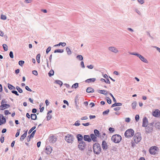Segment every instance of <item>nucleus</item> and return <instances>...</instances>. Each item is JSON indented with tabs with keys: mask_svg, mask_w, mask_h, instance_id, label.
I'll list each match as a JSON object with an SVG mask.
<instances>
[{
	"mask_svg": "<svg viewBox=\"0 0 160 160\" xmlns=\"http://www.w3.org/2000/svg\"><path fill=\"white\" fill-rule=\"evenodd\" d=\"M93 149L94 152L96 154H99L101 152V146L98 143H95L93 145Z\"/></svg>",
	"mask_w": 160,
	"mask_h": 160,
	"instance_id": "f257e3e1",
	"label": "nucleus"
},
{
	"mask_svg": "<svg viewBox=\"0 0 160 160\" xmlns=\"http://www.w3.org/2000/svg\"><path fill=\"white\" fill-rule=\"evenodd\" d=\"M111 140L115 143H118L121 140L122 137L119 134H115L112 136Z\"/></svg>",
	"mask_w": 160,
	"mask_h": 160,
	"instance_id": "f03ea898",
	"label": "nucleus"
},
{
	"mask_svg": "<svg viewBox=\"0 0 160 160\" xmlns=\"http://www.w3.org/2000/svg\"><path fill=\"white\" fill-rule=\"evenodd\" d=\"M65 140L68 143H72L74 140L73 136L70 134H67L65 137Z\"/></svg>",
	"mask_w": 160,
	"mask_h": 160,
	"instance_id": "7ed1b4c3",
	"label": "nucleus"
},
{
	"mask_svg": "<svg viewBox=\"0 0 160 160\" xmlns=\"http://www.w3.org/2000/svg\"><path fill=\"white\" fill-rule=\"evenodd\" d=\"M134 132V131L132 129H129L126 131L124 135L126 138H129L133 136Z\"/></svg>",
	"mask_w": 160,
	"mask_h": 160,
	"instance_id": "20e7f679",
	"label": "nucleus"
},
{
	"mask_svg": "<svg viewBox=\"0 0 160 160\" xmlns=\"http://www.w3.org/2000/svg\"><path fill=\"white\" fill-rule=\"evenodd\" d=\"M141 139V134L139 132L136 133L133 138V140L136 143L140 142Z\"/></svg>",
	"mask_w": 160,
	"mask_h": 160,
	"instance_id": "39448f33",
	"label": "nucleus"
},
{
	"mask_svg": "<svg viewBox=\"0 0 160 160\" xmlns=\"http://www.w3.org/2000/svg\"><path fill=\"white\" fill-rule=\"evenodd\" d=\"M129 53L131 55H134L137 56L138 57L142 62L146 63H148V61L147 59L138 53H135L134 52H129Z\"/></svg>",
	"mask_w": 160,
	"mask_h": 160,
	"instance_id": "423d86ee",
	"label": "nucleus"
},
{
	"mask_svg": "<svg viewBox=\"0 0 160 160\" xmlns=\"http://www.w3.org/2000/svg\"><path fill=\"white\" fill-rule=\"evenodd\" d=\"M158 150V148L155 146L151 147L149 149L150 153L152 155H155Z\"/></svg>",
	"mask_w": 160,
	"mask_h": 160,
	"instance_id": "0eeeda50",
	"label": "nucleus"
},
{
	"mask_svg": "<svg viewBox=\"0 0 160 160\" xmlns=\"http://www.w3.org/2000/svg\"><path fill=\"white\" fill-rule=\"evenodd\" d=\"M86 146V143L84 141H81L78 142V148L81 151H83L85 148Z\"/></svg>",
	"mask_w": 160,
	"mask_h": 160,
	"instance_id": "6e6552de",
	"label": "nucleus"
},
{
	"mask_svg": "<svg viewBox=\"0 0 160 160\" xmlns=\"http://www.w3.org/2000/svg\"><path fill=\"white\" fill-rule=\"evenodd\" d=\"M145 131L147 133H150L152 132L153 130V124L150 123L148 124V126L146 127Z\"/></svg>",
	"mask_w": 160,
	"mask_h": 160,
	"instance_id": "1a4fd4ad",
	"label": "nucleus"
},
{
	"mask_svg": "<svg viewBox=\"0 0 160 160\" xmlns=\"http://www.w3.org/2000/svg\"><path fill=\"white\" fill-rule=\"evenodd\" d=\"M108 50L109 51L115 53L119 52V50L118 49L114 46H111L108 47Z\"/></svg>",
	"mask_w": 160,
	"mask_h": 160,
	"instance_id": "9d476101",
	"label": "nucleus"
},
{
	"mask_svg": "<svg viewBox=\"0 0 160 160\" xmlns=\"http://www.w3.org/2000/svg\"><path fill=\"white\" fill-rule=\"evenodd\" d=\"M52 151V148L49 146H47L45 149V152L48 155L51 154Z\"/></svg>",
	"mask_w": 160,
	"mask_h": 160,
	"instance_id": "9b49d317",
	"label": "nucleus"
},
{
	"mask_svg": "<svg viewBox=\"0 0 160 160\" xmlns=\"http://www.w3.org/2000/svg\"><path fill=\"white\" fill-rule=\"evenodd\" d=\"M6 122L5 118L2 114H0V125L4 124Z\"/></svg>",
	"mask_w": 160,
	"mask_h": 160,
	"instance_id": "f8f14e48",
	"label": "nucleus"
},
{
	"mask_svg": "<svg viewBox=\"0 0 160 160\" xmlns=\"http://www.w3.org/2000/svg\"><path fill=\"white\" fill-rule=\"evenodd\" d=\"M148 121L146 117H145L143 119V122L142 124V127H147L148 125Z\"/></svg>",
	"mask_w": 160,
	"mask_h": 160,
	"instance_id": "ddd939ff",
	"label": "nucleus"
},
{
	"mask_svg": "<svg viewBox=\"0 0 160 160\" xmlns=\"http://www.w3.org/2000/svg\"><path fill=\"white\" fill-rule=\"evenodd\" d=\"M102 147L104 150H106L107 149L108 146L107 143L105 141H103L102 142Z\"/></svg>",
	"mask_w": 160,
	"mask_h": 160,
	"instance_id": "4468645a",
	"label": "nucleus"
},
{
	"mask_svg": "<svg viewBox=\"0 0 160 160\" xmlns=\"http://www.w3.org/2000/svg\"><path fill=\"white\" fill-rule=\"evenodd\" d=\"M57 138L55 136H52L49 138V141L51 143H54L56 141Z\"/></svg>",
	"mask_w": 160,
	"mask_h": 160,
	"instance_id": "2eb2a0df",
	"label": "nucleus"
},
{
	"mask_svg": "<svg viewBox=\"0 0 160 160\" xmlns=\"http://www.w3.org/2000/svg\"><path fill=\"white\" fill-rule=\"evenodd\" d=\"M10 105L9 104H2L0 106V109L1 110H3L5 108H9Z\"/></svg>",
	"mask_w": 160,
	"mask_h": 160,
	"instance_id": "dca6fc26",
	"label": "nucleus"
},
{
	"mask_svg": "<svg viewBox=\"0 0 160 160\" xmlns=\"http://www.w3.org/2000/svg\"><path fill=\"white\" fill-rule=\"evenodd\" d=\"M83 139L84 141L90 142L91 141V139L89 135H84L83 136Z\"/></svg>",
	"mask_w": 160,
	"mask_h": 160,
	"instance_id": "f3484780",
	"label": "nucleus"
},
{
	"mask_svg": "<svg viewBox=\"0 0 160 160\" xmlns=\"http://www.w3.org/2000/svg\"><path fill=\"white\" fill-rule=\"evenodd\" d=\"M159 111L158 109H156L152 112V115L155 117H158L159 115Z\"/></svg>",
	"mask_w": 160,
	"mask_h": 160,
	"instance_id": "a211bd4d",
	"label": "nucleus"
},
{
	"mask_svg": "<svg viewBox=\"0 0 160 160\" xmlns=\"http://www.w3.org/2000/svg\"><path fill=\"white\" fill-rule=\"evenodd\" d=\"M97 137L94 135V134L92 133L90 134V138L91 140H92L94 142H97Z\"/></svg>",
	"mask_w": 160,
	"mask_h": 160,
	"instance_id": "6ab92c4d",
	"label": "nucleus"
},
{
	"mask_svg": "<svg viewBox=\"0 0 160 160\" xmlns=\"http://www.w3.org/2000/svg\"><path fill=\"white\" fill-rule=\"evenodd\" d=\"M76 137L77 138L78 141V142L83 141L82 140L83 139V136H82L80 134H78L77 135Z\"/></svg>",
	"mask_w": 160,
	"mask_h": 160,
	"instance_id": "aec40b11",
	"label": "nucleus"
},
{
	"mask_svg": "<svg viewBox=\"0 0 160 160\" xmlns=\"http://www.w3.org/2000/svg\"><path fill=\"white\" fill-rule=\"evenodd\" d=\"M96 80V78H89L87 80H85V82L87 83H90L91 82H94Z\"/></svg>",
	"mask_w": 160,
	"mask_h": 160,
	"instance_id": "412c9836",
	"label": "nucleus"
},
{
	"mask_svg": "<svg viewBox=\"0 0 160 160\" xmlns=\"http://www.w3.org/2000/svg\"><path fill=\"white\" fill-rule=\"evenodd\" d=\"M27 130L24 133L22 134L20 137V140L21 141H22L24 138L26 137L27 135Z\"/></svg>",
	"mask_w": 160,
	"mask_h": 160,
	"instance_id": "4be33fe9",
	"label": "nucleus"
},
{
	"mask_svg": "<svg viewBox=\"0 0 160 160\" xmlns=\"http://www.w3.org/2000/svg\"><path fill=\"white\" fill-rule=\"evenodd\" d=\"M94 135L96 136L97 137L99 138L100 137V134L98 130L97 129H95L94 131Z\"/></svg>",
	"mask_w": 160,
	"mask_h": 160,
	"instance_id": "5701e85b",
	"label": "nucleus"
},
{
	"mask_svg": "<svg viewBox=\"0 0 160 160\" xmlns=\"http://www.w3.org/2000/svg\"><path fill=\"white\" fill-rule=\"evenodd\" d=\"M98 92L105 95H107L108 94L107 92V91L105 90H98Z\"/></svg>",
	"mask_w": 160,
	"mask_h": 160,
	"instance_id": "b1692460",
	"label": "nucleus"
},
{
	"mask_svg": "<svg viewBox=\"0 0 160 160\" xmlns=\"http://www.w3.org/2000/svg\"><path fill=\"white\" fill-rule=\"evenodd\" d=\"M66 45V44L65 42H60L58 44H56L54 46V47H57V46H60V45H61L62 47H64Z\"/></svg>",
	"mask_w": 160,
	"mask_h": 160,
	"instance_id": "393cba45",
	"label": "nucleus"
},
{
	"mask_svg": "<svg viewBox=\"0 0 160 160\" xmlns=\"http://www.w3.org/2000/svg\"><path fill=\"white\" fill-rule=\"evenodd\" d=\"M87 92L88 93L92 92H94V90L90 87H88L86 90Z\"/></svg>",
	"mask_w": 160,
	"mask_h": 160,
	"instance_id": "a878e982",
	"label": "nucleus"
},
{
	"mask_svg": "<svg viewBox=\"0 0 160 160\" xmlns=\"http://www.w3.org/2000/svg\"><path fill=\"white\" fill-rule=\"evenodd\" d=\"M122 105V103H119V102L116 103V102H115L111 106V107L113 108L114 107L121 106Z\"/></svg>",
	"mask_w": 160,
	"mask_h": 160,
	"instance_id": "bb28decb",
	"label": "nucleus"
},
{
	"mask_svg": "<svg viewBox=\"0 0 160 160\" xmlns=\"http://www.w3.org/2000/svg\"><path fill=\"white\" fill-rule=\"evenodd\" d=\"M31 119L33 120H35L37 118V116L35 114H31Z\"/></svg>",
	"mask_w": 160,
	"mask_h": 160,
	"instance_id": "cd10ccee",
	"label": "nucleus"
},
{
	"mask_svg": "<svg viewBox=\"0 0 160 160\" xmlns=\"http://www.w3.org/2000/svg\"><path fill=\"white\" fill-rule=\"evenodd\" d=\"M66 51L68 55H70L72 54L71 50L68 47H67L66 49Z\"/></svg>",
	"mask_w": 160,
	"mask_h": 160,
	"instance_id": "c85d7f7f",
	"label": "nucleus"
},
{
	"mask_svg": "<svg viewBox=\"0 0 160 160\" xmlns=\"http://www.w3.org/2000/svg\"><path fill=\"white\" fill-rule=\"evenodd\" d=\"M8 88L10 90H14L15 89V88L11 84H10L9 83H8Z\"/></svg>",
	"mask_w": 160,
	"mask_h": 160,
	"instance_id": "c756f323",
	"label": "nucleus"
},
{
	"mask_svg": "<svg viewBox=\"0 0 160 160\" xmlns=\"http://www.w3.org/2000/svg\"><path fill=\"white\" fill-rule=\"evenodd\" d=\"M55 82L56 84L60 85L61 87L63 84L62 82L61 81L59 80H56L55 81Z\"/></svg>",
	"mask_w": 160,
	"mask_h": 160,
	"instance_id": "7c9ffc66",
	"label": "nucleus"
},
{
	"mask_svg": "<svg viewBox=\"0 0 160 160\" xmlns=\"http://www.w3.org/2000/svg\"><path fill=\"white\" fill-rule=\"evenodd\" d=\"M64 52V50L63 49H56L54 51V53H62Z\"/></svg>",
	"mask_w": 160,
	"mask_h": 160,
	"instance_id": "2f4dec72",
	"label": "nucleus"
},
{
	"mask_svg": "<svg viewBox=\"0 0 160 160\" xmlns=\"http://www.w3.org/2000/svg\"><path fill=\"white\" fill-rule=\"evenodd\" d=\"M54 71L52 69L48 73V76L49 77H51L52 76H53L54 75Z\"/></svg>",
	"mask_w": 160,
	"mask_h": 160,
	"instance_id": "473e14b6",
	"label": "nucleus"
},
{
	"mask_svg": "<svg viewBox=\"0 0 160 160\" xmlns=\"http://www.w3.org/2000/svg\"><path fill=\"white\" fill-rule=\"evenodd\" d=\"M40 54H37L36 56V59L37 62L38 63H40Z\"/></svg>",
	"mask_w": 160,
	"mask_h": 160,
	"instance_id": "72a5a7b5",
	"label": "nucleus"
},
{
	"mask_svg": "<svg viewBox=\"0 0 160 160\" xmlns=\"http://www.w3.org/2000/svg\"><path fill=\"white\" fill-rule=\"evenodd\" d=\"M77 58L78 60L82 61L83 60V57L81 55H78L77 56Z\"/></svg>",
	"mask_w": 160,
	"mask_h": 160,
	"instance_id": "f704fd0d",
	"label": "nucleus"
},
{
	"mask_svg": "<svg viewBox=\"0 0 160 160\" xmlns=\"http://www.w3.org/2000/svg\"><path fill=\"white\" fill-rule=\"evenodd\" d=\"M16 89L20 93L22 92L23 91L22 89L19 87L17 86L16 87Z\"/></svg>",
	"mask_w": 160,
	"mask_h": 160,
	"instance_id": "c9c22d12",
	"label": "nucleus"
},
{
	"mask_svg": "<svg viewBox=\"0 0 160 160\" xmlns=\"http://www.w3.org/2000/svg\"><path fill=\"white\" fill-rule=\"evenodd\" d=\"M78 86V83H76L73 84L72 86V88H76Z\"/></svg>",
	"mask_w": 160,
	"mask_h": 160,
	"instance_id": "e433bc0d",
	"label": "nucleus"
},
{
	"mask_svg": "<svg viewBox=\"0 0 160 160\" xmlns=\"http://www.w3.org/2000/svg\"><path fill=\"white\" fill-rule=\"evenodd\" d=\"M2 46L4 51H6L8 50V46L6 44H3Z\"/></svg>",
	"mask_w": 160,
	"mask_h": 160,
	"instance_id": "4c0bfd02",
	"label": "nucleus"
},
{
	"mask_svg": "<svg viewBox=\"0 0 160 160\" xmlns=\"http://www.w3.org/2000/svg\"><path fill=\"white\" fill-rule=\"evenodd\" d=\"M137 103L136 102H132V108L133 109H135L136 108V106Z\"/></svg>",
	"mask_w": 160,
	"mask_h": 160,
	"instance_id": "58836bf2",
	"label": "nucleus"
},
{
	"mask_svg": "<svg viewBox=\"0 0 160 160\" xmlns=\"http://www.w3.org/2000/svg\"><path fill=\"white\" fill-rule=\"evenodd\" d=\"M24 63V61L23 60H20L19 61L18 64L21 66H22Z\"/></svg>",
	"mask_w": 160,
	"mask_h": 160,
	"instance_id": "ea45409f",
	"label": "nucleus"
},
{
	"mask_svg": "<svg viewBox=\"0 0 160 160\" xmlns=\"http://www.w3.org/2000/svg\"><path fill=\"white\" fill-rule=\"evenodd\" d=\"M36 132V130H34L32 132V133L30 135H29V136H30V138H33L34 137Z\"/></svg>",
	"mask_w": 160,
	"mask_h": 160,
	"instance_id": "a19ab883",
	"label": "nucleus"
},
{
	"mask_svg": "<svg viewBox=\"0 0 160 160\" xmlns=\"http://www.w3.org/2000/svg\"><path fill=\"white\" fill-rule=\"evenodd\" d=\"M109 109H107L106 110L102 112V114L103 115H108L109 112Z\"/></svg>",
	"mask_w": 160,
	"mask_h": 160,
	"instance_id": "79ce46f5",
	"label": "nucleus"
},
{
	"mask_svg": "<svg viewBox=\"0 0 160 160\" xmlns=\"http://www.w3.org/2000/svg\"><path fill=\"white\" fill-rule=\"evenodd\" d=\"M80 121L79 120L77 121L74 124H73L75 126H79L80 125V123H79Z\"/></svg>",
	"mask_w": 160,
	"mask_h": 160,
	"instance_id": "37998d69",
	"label": "nucleus"
},
{
	"mask_svg": "<svg viewBox=\"0 0 160 160\" xmlns=\"http://www.w3.org/2000/svg\"><path fill=\"white\" fill-rule=\"evenodd\" d=\"M108 130L111 133L113 132L114 131V128H113L110 127L109 128Z\"/></svg>",
	"mask_w": 160,
	"mask_h": 160,
	"instance_id": "c03bdc74",
	"label": "nucleus"
},
{
	"mask_svg": "<svg viewBox=\"0 0 160 160\" xmlns=\"http://www.w3.org/2000/svg\"><path fill=\"white\" fill-rule=\"evenodd\" d=\"M74 100H75L74 102H75V104H78V96H77L75 97Z\"/></svg>",
	"mask_w": 160,
	"mask_h": 160,
	"instance_id": "a18cd8bd",
	"label": "nucleus"
},
{
	"mask_svg": "<svg viewBox=\"0 0 160 160\" xmlns=\"http://www.w3.org/2000/svg\"><path fill=\"white\" fill-rule=\"evenodd\" d=\"M52 116L51 114H47V119L48 120H49L51 119L52 118Z\"/></svg>",
	"mask_w": 160,
	"mask_h": 160,
	"instance_id": "49530a36",
	"label": "nucleus"
},
{
	"mask_svg": "<svg viewBox=\"0 0 160 160\" xmlns=\"http://www.w3.org/2000/svg\"><path fill=\"white\" fill-rule=\"evenodd\" d=\"M1 19L3 20H5L6 19L7 17L5 15L2 14L1 15Z\"/></svg>",
	"mask_w": 160,
	"mask_h": 160,
	"instance_id": "de8ad7c7",
	"label": "nucleus"
},
{
	"mask_svg": "<svg viewBox=\"0 0 160 160\" xmlns=\"http://www.w3.org/2000/svg\"><path fill=\"white\" fill-rule=\"evenodd\" d=\"M12 92L13 94H14L15 95H16L17 96H19V94L18 93L17 91L15 90H12Z\"/></svg>",
	"mask_w": 160,
	"mask_h": 160,
	"instance_id": "09e8293b",
	"label": "nucleus"
},
{
	"mask_svg": "<svg viewBox=\"0 0 160 160\" xmlns=\"http://www.w3.org/2000/svg\"><path fill=\"white\" fill-rule=\"evenodd\" d=\"M109 94L112 98L113 99V102H117L115 98H114V97L113 96V95H112V94L111 93H110Z\"/></svg>",
	"mask_w": 160,
	"mask_h": 160,
	"instance_id": "8fccbe9b",
	"label": "nucleus"
},
{
	"mask_svg": "<svg viewBox=\"0 0 160 160\" xmlns=\"http://www.w3.org/2000/svg\"><path fill=\"white\" fill-rule=\"evenodd\" d=\"M36 127L34 126L32 127L29 131L28 133L29 134L31 133L34 129L36 128Z\"/></svg>",
	"mask_w": 160,
	"mask_h": 160,
	"instance_id": "3c124183",
	"label": "nucleus"
},
{
	"mask_svg": "<svg viewBox=\"0 0 160 160\" xmlns=\"http://www.w3.org/2000/svg\"><path fill=\"white\" fill-rule=\"evenodd\" d=\"M107 102L109 104H110L111 103L112 101L111 99L108 97L107 98Z\"/></svg>",
	"mask_w": 160,
	"mask_h": 160,
	"instance_id": "603ef678",
	"label": "nucleus"
},
{
	"mask_svg": "<svg viewBox=\"0 0 160 160\" xmlns=\"http://www.w3.org/2000/svg\"><path fill=\"white\" fill-rule=\"evenodd\" d=\"M139 119V116L138 115H136L135 117V119L137 122L138 121Z\"/></svg>",
	"mask_w": 160,
	"mask_h": 160,
	"instance_id": "864d4df0",
	"label": "nucleus"
},
{
	"mask_svg": "<svg viewBox=\"0 0 160 160\" xmlns=\"http://www.w3.org/2000/svg\"><path fill=\"white\" fill-rule=\"evenodd\" d=\"M9 55L10 57L11 58H13V53L12 51H10V52Z\"/></svg>",
	"mask_w": 160,
	"mask_h": 160,
	"instance_id": "5fc2aeb1",
	"label": "nucleus"
},
{
	"mask_svg": "<svg viewBox=\"0 0 160 160\" xmlns=\"http://www.w3.org/2000/svg\"><path fill=\"white\" fill-rule=\"evenodd\" d=\"M20 130V129H18L17 130V132L16 133V135H15V136L16 137H17L19 135Z\"/></svg>",
	"mask_w": 160,
	"mask_h": 160,
	"instance_id": "6e6d98bb",
	"label": "nucleus"
},
{
	"mask_svg": "<svg viewBox=\"0 0 160 160\" xmlns=\"http://www.w3.org/2000/svg\"><path fill=\"white\" fill-rule=\"evenodd\" d=\"M51 47H49L46 50V53L48 54L51 50Z\"/></svg>",
	"mask_w": 160,
	"mask_h": 160,
	"instance_id": "4d7b16f0",
	"label": "nucleus"
},
{
	"mask_svg": "<svg viewBox=\"0 0 160 160\" xmlns=\"http://www.w3.org/2000/svg\"><path fill=\"white\" fill-rule=\"evenodd\" d=\"M10 113L8 110H5L4 111V114L5 115H7L10 114Z\"/></svg>",
	"mask_w": 160,
	"mask_h": 160,
	"instance_id": "13d9d810",
	"label": "nucleus"
},
{
	"mask_svg": "<svg viewBox=\"0 0 160 160\" xmlns=\"http://www.w3.org/2000/svg\"><path fill=\"white\" fill-rule=\"evenodd\" d=\"M132 146L133 147H134L136 146V143L133 140H132Z\"/></svg>",
	"mask_w": 160,
	"mask_h": 160,
	"instance_id": "bf43d9fd",
	"label": "nucleus"
},
{
	"mask_svg": "<svg viewBox=\"0 0 160 160\" xmlns=\"http://www.w3.org/2000/svg\"><path fill=\"white\" fill-rule=\"evenodd\" d=\"M3 135H2V136L1 138L0 139V141L2 143L3 142L4 140V137L3 136Z\"/></svg>",
	"mask_w": 160,
	"mask_h": 160,
	"instance_id": "052dcab7",
	"label": "nucleus"
},
{
	"mask_svg": "<svg viewBox=\"0 0 160 160\" xmlns=\"http://www.w3.org/2000/svg\"><path fill=\"white\" fill-rule=\"evenodd\" d=\"M32 74H33L34 75H36V76H37L38 74V72L36 70H33L32 71Z\"/></svg>",
	"mask_w": 160,
	"mask_h": 160,
	"instance_id": "680f3d73",
	"label": "nucleus"
},
{
	"mask_svg": "<svg viewBox=\"0 0 160 160\" xmlns=\"http://www.w3.org/2000/svg\"><path fill=\"white\" fill-rule=\"evenodd\" d=\"M25 88L26 89L27 91H29L30 92L32 91V90L31 89H30L28 86H26Z\"/></svg>",
	"mask_w": 160,
	"mask_h": 160,
	"instance_id": "e2e57ef3",
	"label": "nucleus"
},
{
	"mask_svg": "<svg viewBox=\"0 0 160 160\" xmlns=\"http://www.w3.org/2000/svg\"><path fill=\"white\" fill-rule=\"evenodd\" d=\"M87 67L89 69H92L93 68V66L92 65H90L87 66Z\"/></svg>",
	"mask_w": 160,
	"mask_h": 160,
	"instance_id": "0e129e2a",
	"label": "nucleus"
},
{
	"mask_svg": "<svg viewBox=\"0 0 160 160\" xmlns=\"http://www.w3.org/2000/svg\"><path fill=\"white\" fill-rule=\"evenodd\" d=\"M88 118L87 116H85L82 117L81 118V120H85L87 119Z\"/></svg>",
	"mask_w": 160,
	"mask_h": 160,
	"instance_id": "69168bd1",
	"label": "nucleus"
},
{
	"mask_svg": "<svg viewBox=\"0 0 160 160\" xmlns=\"http://www.w3.org/2000/svg\"><path fill=\"white\" fill-rule=\"evenodd\" d=\"M121 108L120 107H116L114 108V110L115 111H119L120 110Z\"/></svg>",
	"mask_w": 160,
	"mask_h": 160,
	"instance_id": "338daca9",
	"label": "nucleus"
},
{
	"mask_svg": "<svg viewBox=\"0 0 160 160\" xmlns=\"http://www.w3.org/2000/svg\"><path fill=\"white\" fill-rule=\"evenodd\" d=\"M81 65L82 66V68H85V66L84 64V62L83 61H81L80 63Z\"/></svg>",
	"mask_w": 160,
	"mask_h": 160,
	"instance_id": "774afa93",
	"label": "nucleus"
}]
</instances>
